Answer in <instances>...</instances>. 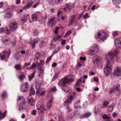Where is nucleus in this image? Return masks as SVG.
<instances>
[{
	"mask_svg": "<svg viewBox=\"0 0 121 121\" xmlns=\"http://www.w3.org/2000/svg\"><path fill=\"white\" fill-rule=\"evenodd\" d=\"M114 43L117 48L113 52H109L106 56L105 59L107 63L105 69H104V72L106 76L107 77L110 75L112 71V65L114 62V56L115 57L116 60L119 58L118 55L120 51L118 48L121 49V37L116 38L114 40Z\"/></svg>",
	"mask_w": 121,
	"mask_h": 121,
	"instance_id": "nucleus-1",
	"label": "nucleus"
},
{
	"mask_svg": "<svg viewBox=\"0 0 121 121\" xmlns=\"http://www.w3.org/2000/svg\"><path fill=\"white\" fill-rule=\"evenodd\" d=\"M73 80L74 79L72 78L65 77L60 81L58 84L59 86H62V89L64 91L69 94L71 92V90L70 88L67 86L66 85L69 82H73Z\"/></svg>",
	"mask_w": 121,
	"mask_h": 121,
	"instance_id": "nucleus-2",
	"label": "nucleus"
},
{
	"mask_svg": "<svg viewBox=\"0 0 121 121\" xmlns=\"http://www.w3.org/2000/svg\"><path fill=\"white\" fill-rule=\"evenodd\" d=\"M108 36V34L104 31L98 32L95 35V38L99 41L101 40L103 41L105 40Z\"/></svg>",
	"mask_w": 121,
	"mask_h": 121,
	"instance_id": "nucleus-3",
	"label": "nucleus"
},
{
	"mask_svg": "<svg viewBox=\"0 0 121 121\" xmlns=\"http://www.w3.org/2000/svg\"><path fill=\"white\" fill-rule=\"evenodd\" d=\"M99 48L96 44H94L90 48L89 53L91 55H93L97 53L99 51Z\"/></svg>",
	"mask_w": 121,
	"mask_h": 121,
	"instance_id": "nucleus-4",
	"label": "nucleus"
},
{
	"mask_svg": "<svg viewBox=\"0 0 121 121\" xmlns=\"http://www.w3.org/2000/svg\"><path fill=\"white\" fill-rule=\"evenodd\" d=\"M36 109L39 114H43L44 111L46 110V109L44 108L45 106L43 104L40 105L39 103H37L36 104Z\"/></svg>",
	"mask_w": 121,
	"mask_h": 121,
	"instance_id": "nucleus-5",
	"label": "nucleus"
},
{
	"mask_svg": "<svg viewBox=\"0 0 121 121\" xmlns=\"http://www.w3.org/2000/svg\"><path fill=\"white\" fill-rule=\"evenodd\" d=\"M11 51L10 50L7 51H4L0 54L1 59L3 60L4 59L8 58L10 55Z\"/></svg>",
	"mask_w": 121,
	"mask_h": 121,
	"instance_id": "nucleus-6",
	"label": "nucleus"
},
{
	"mask_svg": "<svg viewBox=\"0 0 121 121\" xmlns=\"http://www.w3.org/2000/svg\"><path fill=\"white\" fill-rule=\"evenodd\" d=\"M102 58L100 56H96V58L95 60H93L91 62V64L93 65L96 66L101 63Z\"/></svg>",
	"mask_w": 121,
	"mask_h": 121,
	"instance_id": "nucleus-7",
	"label": "nucleus"
},
{
	"mask_svg": "<svg viewBox=\"0 0 121 121\" xmlns=\"http://www.w3.org/2000/svg\"><path fill=\"white\" fill-rule=\"evenodd\" d=\"M18 27L17 23L13 22L10 24L9 26V28L11 31H15Z\"/></svg>",
	"mask_w": 121,
	"mask_h": 121,
	"instance_id": "nucleus-8",
	"label": "nucleus"
},
{
	"mask_svg": "<svg viewBox=\"0 0 121 121\" xmlns=\"http://www.w3.org/2000/svg\"><path fill=\"white\" fill-rule=\"evenodd\" d=\"M28 83L26 82L21 85L20 88V91L22 92H25L28 90Z\"/></svg>",
	"mask_w": 121,
	"mask_h": 121,
	"instance_id": "nucleus-9",
	"label": "nucleus"
},
{
	"mask_svg": "<svg viewBox=\"0 0 121 121\" xmlns=\"http://www.w3.org/2000/svg\"><path fill=\"white\" fill-rule=\"evenodd\" d=\"M120 85L119 83H117L112 87L111 90L110 91V93L111 94L116 91H118L120 89Z\"/></svg>",
	"mask_w": 121,
	"mask_h": 121,
	"instance_id": "nucleus-10",
	"label": "nucleus"
},
{
	"mask_svg": "<svg viewBox=\"0 0 121 121\" xmlns=\"http://www.w3.org/2000/svg\"><path fill=\"white\" fill-rule=\"evenodd\" d=\"M114 73L117 76H120L121 75V68L117 66L114 69Z\"/></svg>",
	"mask_w": 121,
	"mask_h": 121,
	"instance_id": "nucleus-11",
	"label": "nucleus"
},
{
	"mask_svg": "<svg viewBox=\"0 0 121 121\" xmlns=\"http://www.w3.org/2000/svg\"><path fill=\"white\" fill-rule=\"evenodd\" d=\"M47 98L48 101L47 104V106L48 108H50L52 106L53 98L51 95H48L47 96Z\"/></svg>",
	"mask_w": 121,
	"mask_h": 121,
	"instance_id": "nucleus-12",
	"label": "nucleus"
},
{
	"mask_svg": "<svg viewBox=\"0 0 121 121\" xmlns=\"http://www.w3.org/2000/svg\"><path fill=\"white\" fill-rule=\"evenodd\" d=\"M10 32L9 28L6 27L0 28V33H4L6 34H9Z\"/></svg>",
	"mask_w": 121,
	"mask_h": 121,
	"instance_id": "nucleus-13",
	"label": "nucleus"
},
{
	"mask_svg": "<svg viewBox=\"0 0 121 121\" xmlns=\"http://www.w3.org/2000/svg\"><path fill=\"white\" fill-rule=\"evenodd\" d=\"M73 96L70 95L69 96L66 100L64 102V105L65 106L67 105L68 103H70L73 100Z\"/></svg>",
	"mask_w": 121,
	"mask_h": 121,
	"instance_id": "nucleus-14",
	"label": "nucleus"
},
{
	"mask_svg": "<svg viewBox=\"0 0 121 121\" xmlns=\"http://www.w3.org/2000/svg\"><path fill=\"white\" fill-rule=\"evenodd\" d=\"M54 116L56 120L58 119V121H64V117L59 114H55Z\"/></svg>",
	"mask_w": 121,
	"mask_h": 121,
	"instance_id": "nucleus-15",
	"label": "nucleus"
},
{
	"mask_svg": "<svg viewBox=\"0 0 121 121\" xmlns=\"http://www.w3.org/2000/svg\"><path fill=\"white\" fill-rule=\"evenodd\" d=\"M75 4L67 3L65 4V5L66 8L69 11H70L75 6Z\"/></svg>",
	"mask_w": 121,
	"mask_h": 121,
	"instance_id": "nucleus-16",
	"label": "nucleus"
},
{
	"mask_svg": "<svg viewBox=\"0 0 121 121\" xmlns=\"http://www.w3.org/2000/svg\"><path fill=\"white\" fill-rule=\"evenodd\" d=\"M38 14L37 13H35L31 15V18L33 21H30V22L32 23L34 21H37L38 18Z\"/></svg>",
	"mask_w": 121,
	"mask_h": 121,
	"instance_id": "nucleus-17",
	"label": "nucleus"
},
{
	"mask_svg": "<svg viewBox=\"0 0 121 121\" xmlns=\"http://www.w3.org/2000/svg\"><path fill=\"white\" fill-rule=\"evenodd\" d=\"M46 55V53L44 52H42L40 53L37 52L35 54V58L38 59L39 57L41 56H44Z\"/></svg>",
	"mask_w": 121,
	"mask_h": 121,
	"instance_id": "nucleus-18",
	"label": "nucleus"
},
{
	"mask_svg": "<svg viewBox=\"0 0 121 121\" xmlns=\"http://www.w3.org/2000/svg\"><path fill=\"white\" fill-rule=\"evenodd\" d=\"M12 16V13L11 12H8L6 13L4 15V17L5 19H10Z\"/></svg>",
	"mask_w": 121,
	"mask_h": 121,
	"instance_id": "nucleus-19",
	"label": "nucleus"
},
{
	"mask_svg": "<svg viewBox=\"0 0 121 121\" xmlns=\"http://www.w3.org/2000/svg\"><path fill=\"white\" fill-rule=\"evenodd\" d=\"M26 103V102L25 101L23 100L20 103L19 105V110H22L23 109V106Z\"/></svg>",
	"mask_w": 121,
	"mask_h": 121,
	"instance_id": "nucleus-20",
	"label": "nucleus"
},
{
	"mask_svg": "<svg viewBox=\"0 0 121 121\" xmlns=\"http://www.w3.org/2000/svg\"><path fill=\"white\" fill-rule=\"evenodd\" d=\"M55 19V17H53L52 18H50L49 20V23L51 27L55 25V24L54 22Z\"/></svg>",
	"mask_w": 121,
	"mask_h": 121,
	"instance_id": "nucleus-21",
	"label": "nucleus"
},
{
	"mask_svg": "<svg viewBox=\"0 0 121 121\" xmlns=\"http://www.w3.org/2000/svg\"><path fill=\"white\" fill-rule=\"evenodd\" d=\"M57 49V51H54L53 53L52 54V55L50 56L49 57H48L47 59V60H46V63H47L52 58V56H53V54L54 53H57L60 50V49L59 48H57L56 49Z\"/></svg>",
	"mask_w": 121,
	"mask_h": 121,
	"instance_id": "nucleus-22",
	"label": "nucleus"
},
{
	"mask_svg": "<svg viewBox=\"0 0 121 121\" xmlns=\"http://www.w3.org/2000/svg\"><path fill=\"white\" fill-rule=\"evenodd\" d=\"M27 101L29 103V104L32 106L35 105V101L32 98L28 99Z\"/></svg>",
	"mask_w": 121,
	"mask_h": 121,
	"instance_id": "nucleus-23",
	"label": "nucleus"
},
{
	"mask_svg": "<svg viewBox=\"0 0 121 121\" xmlns=\"http://www.w3.org/2000/svg\"><path fill=\"white\" fill-rule=\"evenodd\" d=\"M80 101L78 100L74 104V108H80L81 106L80 105Z\"/></svg>",
	"mask_w": 121,
	"mask_h": 121,
	"instance_id": "nucleus-24",
	"label": "nucleus"
},
{
	"mask_svg": "<svg viewBox=\"0 0 121 121\" xmlns=\"http://www.w3.org/2000/svg\"><path fill=\"white\" fill-rule=\"evenodd\" d=\"M41 82H36L35 85V88L36 89H41Z\"/></svg>",
	"mask_w": 121,
	"mask_h": 121,
	"instance_id": "nucleus-25",
	"label": "nucleus"
},
{
	"mask_svg": "<svg viewBox=\"0 0 121 121\" xmlns=\"http://www.w3.org/2000/svg\"><path fill=\"white\" fill-rule=\"evenodd\" d=\"M74 115V113H72L69 115L66 116V117L68 120H70L73 117Z\"/></svg>",
	"mask_w": 121,
	"mask_h": 121,
	"instance_id": "nucleus-26",
	"label": "nucleus"
},
{
	"mask_svg": "<svg viewBox=\"0 0 121 121\" xmlns=\"http://www.w3.org/2000/svg\"><path fill=\"white\" fill-rule=\"evenodd\" d=\"M115 105L114 104H112L109 106L108 108V111L109 112H111L113 110V107Z\"/></svg>",
	"mask_w": 121,
	"mask_h": 121,
	"instance_id": "nucleus-27",
	"label": "nucleus"
},
{
	"mask_svg": "<svg viewBox=\"0 0 121 121\" xmlns=\"http://www.w3.org/2000/svg\"><path fill=\"white\" fill-rule=\"evenodd\" d=\"M83 16L82 14H80L79 17L75 21V22L76 24H79L81 22V19Z\"/></svg>",
	"mask_w": 121,
	"mask_h": 121,
	"instance_id": "nucleus-28",
	"label": "nucleus"
},
{
	"mask_svg": "<svg viewBox=\"0 0 121 121\" xmlns=\"http://www.w3.org/2000/svg\"><path fill=\"white\" fill-rule=\"evenodd\" d=\"M35 94V91L34 89V88H33V86H31L30 88V91L29 96H31L33 95H34Z\"/></svg>",
	"mask_w": 121,
	"mask_h": 121,
	"instance_id": "nucleus-29",
	"label": "nucleus"
},
{
	"mask_svg": "<svg viewBox=\"0 0 121 121\" xmlns=\"http://www.w3.org/2000/svg\"><path fill=\"white\" fill-rule=\"evenodd\" d=\"M31 5L32 4L31 3H28L23 7V9L26 10L30 7Z\"/></svg>",
	"mask_w": 121,
	"mask_h": 121,
	"instance_id": "nucleus-30",
	"label": "nucleus"
},
{
	"mask_svg": "<svg viewBox=\"0 0 121 121\" xmlns=\"http://www.w3.org/2000/svg\"><path fill=\"white\" fill-rule=\"evenodd\" d=\"M112 1L113 4L115 5L120 4L121 2V0H113Z\"/></svg>",
	"mask_w": 121,
	"mask_h": 121,
	"instance_id": "nucleus-31",
	"label": "nucleus"
},
{
	"mask_svg": "<svg viewBox=\"0 0 121 121\" xmlns=\"http://www.w3.org/2000/svg\"><path fill=\"white\" fill-rule=\"evenodd\" d=\"M35 74V72H34L30 75L28 76L29 80L30 81L34 77Z\"/></svg>",
	"mask_w": 121,
	"mask_h": 121,
	"instance_id": "nucleus-32",
	"label": "nucleus"
},
{
	"mask_svg": "<svg viewBox=\"0 0 121 121\" xmlns=\"http://www.w3.org/2000/svg\"><path fill=\"white\" fill-rule=\"evenodd\" d=\"M91 115V112H87L86 113L83 115V117L84 118H87L89 117Z\"/></svg>",
	"mask_w": 121,
	"mask_h": 121,
	"instance_id": "nucleus-33",
	"label": "nucleus"
},
{
	"mask_svg": "<svg viewBox=\"0 0 121 121\" xmlns=\"http://www.w3.org/2000/svg\"><path fill=\"white\" fill-rule=\"evenodd\" d=\"M6 112L7 111H5L4 113L1 114L0 112V120H2L5 117Z\"/></svg>",
	"mask_w": 121,
	"mask_h": 121,
	"instance_id": "nucleus-34",
	"label": "nucleus"
},
{
	"mask_svg": "<svg viewBox=\"0 0 121 121\" xmlns=\"http://www.w3.org/2000/svg\"><path fill=\"white\" fill-rule=\"evenodd\" d=\"M109 104V102L108 101H105L103 102V107L104 108L106 107Z\"/></svg>",
	"mask_w": 121,
	"mask_h": 121,
	"instance_id": "nucleus-35",
	"label": "nucleus"
},
{
	"mask_svg": "<svg viewBox=\"0 0 121 121\" xmlns=\"http://www.w3.org/2000/svg\"><path fill=\"white\" fill-rule=\"evenodd\" d=\"M62 8H60L58 10L57 15V17H59L60 16V14L62 12Z\"/></svg>",
	"mask_w": 121,
	"mask_h": 121,
	"instance_id": "nucleus-36",
	"label": "nucleus"
},
{
	"mask_svg": "<svg viewBox=\"0 0 121 121\" xmlns=\"http://www.w3.org/2000/svg\"><path fill=\"white\" fill-rule=\"evenodd\" d=\"M38 68V70L39 71V72L41 74H42L43 72V70L42 68L40 67L39 65Z\"/></svg>",
	"mask_w": 121,
	"mask_h": 121,
	"instance_id": "nucleus-37",
	"label": "nucleus"
},
{
	"mask_svg": "<svg viewBox=\"0 0 121 121\" xmlns=\"http://www.w3.org/2000/svg\"><path fill=\"white\" fill-rule=\"evenodd\" d=\"M7 96V94L5 91H4L2 93L1 96L3 99H4L6 98Z\"/></svg>",
	"mask_w": 121,
	"mask_h": 121,
	"instance_id": "nucleus-38",
	"label": "nucleus"
},
{
	"mask_svg": "<svg viewBox=\"0 0 121 121\" xmlns=\"http://www.w3.org/2000/svg\"><path fill=\"white\" fill-rule=\"evenodd\" d=\"M61 37V36H55L54 38L52 41L53 42H56L57 40L59 38Z\"/></svg>",
	"mask_w": 121,
	"mask_h": 121,
	"instance_id": "nucleus-39",
	"label": "nucleus"
},
{
	"mask_svg": "<svg viewBox=\"0 0 121 121\" xmlns=\"http://www.w3.org/2000/svg\"><path fill=\"white\" fill-rule=\"evenodd\" d=\"M82 79L81 78H80L78 81V82H76V84L77 86H80L81 85L82 82Z\"/></svg>",
	"mask_w": 121,
	"mask_h": 121,
	"instance_id": "nucleus-40",
	"label": "nucleus"
},
{
	"mask_svg": "<svg viewBox=\"0 0 121 121\" xmlns=\"http://www.w3.org/2000/svg\"><path fill=\"white\" fill-rule=\"evenodd\" d=\"M63 1V0H55V2L56 4H59L62 2Z\"/></svg>",
	"mask_w": 121,
	"mask_h": 121,
	"instance_id": "nucleus-41",
	"label": "nucleus"
},
{
	"mask_svg": "<svg viewBox=\"0 0 121 121\" xmlns=\"http://www.w3.org/2000/svg\"><path fill=\"white\" fill-rule=\"evenodd\" d=\"M14 67L17 70L20 69L21 68V66L20 64L16 65Z\"/></svg>",
	"mask_w": 121,
	"mask_h": 121,
	"instance_id": "nucleus-42",
	"label": "nucleus"
},
{
	"mask_svg": "<svg viewBox=\"0 0 121 121\" xmlns=\"http://www.w3.org/2000/svg\"><path fill=\"white\" fill-rule=\"evenodd\" d=\"M34 35L35 36H37L39 34V32L38 30L37 29L35 30L33 32Z\"/></svg>",
	"mask_w": 121,
	"mask_h": 121,
	"instance_id": "nucleus-43",
	"label": "nucleus"
},
{
	"mask_svg": "<svg viewBox=\"0 0 121 121\" xmlns=\"http://www.w3.org/2000/svg\"><path fill=\"white\" fill-rule=\"evenodd\" d=\"M25 78V76L23 74V73L22 74L20 75L19 77V78L21 81H22Z\"/></svg>",
	"mask_w": 121,
	"mask_h": 121,
	"instance_id": "nucleus-44",
	"label": "nucleus"
},
{
	"mask_svg": "<svg viewBox=\"0 0 121 121\" xmlns=\"http://www.w3.org/2000/svg\"><path fill=\"white\" fill-rule=\"evenodd\" d=\"M45 44V42H44L42 41L40 43V46L41 48H43V47L44 46Z\"/></svg>",
	"mask_w": 121,
	"mask_h": 121,
	"instance_id": "nucleus-45",
	"label": "nucleus"
},
{
	"mask_svg": "<svg viewBox=\"0 0 121 121\" xmlns=\"http://www.w3.org/2000/svg\"><path fill=\"white\" fill-rule=\"evenodd\" d=\"M27 19V17L26 16H24L22 19H21V20L23 22H25L26 21Z\"/></svg>",
	"mask_w": 121,
	"mask_h": 121,
	"instance_id": "nucleus-46",
	"label": "nucleus"
},
{
	"mask_svg": "<svg viewBox=\"0 0 121 121\" xmlns=\"http://www.w3.org/2000/svg\"><path fill=\"white\" fill-rule=\"evenodd\" d=\"M36 65L35 63H34L32 64L31 66L29 68L30 69H33L34 68L36 67Z\"/></svg>",
	"mask_w": 121,
	"mask_h": 121,
	"instance_id": "nucleus-47",
	"label": "nucleus"
},
{
	"mask_svg": "<svg viewBox=\"0 0 121 121\" xmlns=\"http://www.w3.org/2000/svg\"><path fill=\"white\" fill-rule=\"evenodd\" d=\"M58 76V74L57 73H56L53 77L52 78V81H54L57 78Z\"/></svg>",
	"mask_w": 121,
	"mask_h": 121,
	"instance_id": "nucleus-48",
	"label": "nucleus"
},
{
	"mask_svg": "<svg viewBox=\"0 0 121 121\" xmlns=\"http://www.w3.org/2000/svg\"><path fill=\"white\" fill-rule=\"evenodd\" d=\"M72 33V31L71 30H69L67 31L65 35V37H67L69 35Z\"/></svg>",
	"mask_w": 121,
	"mask_h": 121,
	"instance_id": "nucleus-49",
	"label": "nucleus"
},
{
	"mask_svg": "<svg viewBox=\"0 0 121 121\" xmlns=\"http://www.w3.org/2000/svg\"><path fill=\"white\" fill-rule=\"evenodd\" d=\"M56 86H54L53 88H52L50 90L49 93L51 91H54L56 90Z\"/></svg>",
	"mask_w": 121,
	"mask_h": 121,
	"instance_id": "nucleus-50",
	"label": "nucleus"
},
{
	"mask_svg": "<svg viewBox=\"0 0 121 121\" xmlns=\"http://www.w3.org/2000/svg\"><path fill=\"white\" fill-rule=\"evenodd\" d=\"M37 111L35 110H33L31 112V114L33 115H36Z\"/></svg>",
	"mask_w": 121,
	"mask_h": 121,
	"instance_id": "nucleus-51",
	"label": "nucleus"
},
{
	"mask_svg": "<svg viewBox=\"0 0 121 121\" xmlns=\"http://www.w3.org/2000/svg\"><path fill=\"white\" fill-rule=\"evenodd\" d=\"M13 9V7L12 6L9 7L7 9V10L8 11H10Z\"/></svg>",
	"mask_w": 121,
	"mask_h": 121,
	"instance_id": "nucleus-52",
	"label": "nucleus"
},
{
	"mask_svg": "<svg viewBox=\"0 0 121 121\" xmlns=\"http://www.w3.org/2000/svg\"><path fill=\"white\" fill-rule=\"evenodd\" d=\"M75 19V17L74 15L72 16L69 19V20L74 22Z\"/></svg>",
	"mask_w": 121,
	"mask_h": 121,
	"instance_id": "nucleus-53",
	"label": "nucleus"
},
{
	"mask_svg": "<svg viewBox=\"0 0 121 121\" xmlns=\"http://www.w3.org/2000/svg\"><path fill=\"white\" fill-rule=\"evenodd\" d=\"M112 33L113 35L114 36H116L118 35V33L116 31H113Z\"/></svg>",
	"mask_w": 121,
	"mask_h": 121,
	"instance_id": "nucleus-54",
	"label": "nucleus"
},
{
	"mask_svg": "<svg viewBox=\"0 0 121 121\" xmlns=\"http://www.w3.org/2000/svg\"><path fill=\"white\" fill-rule=\"evenodd\" d=\"M2 41L3 43L4 44H6V43H7L8 41V40L7 39H4L3 38H2Z\"/></svg>",
	"mask_w": 121,
	"mask_h": 121,
	"instance_id": "nucleus-55",
	"label": "nucleus"
},
{
	"mask_svg": "<svg viewBox=\"0 0 121 121\" xmlns=\"http://www.w3.org/2000/svg\"><path fill=\"white\" fill-rule=\"evenodd\" d=\"M59 27H57L55 28V30L54 31V32L56 34H57L58 33V30L59 29Z\"/></svg>",
	"mask_w": 121,
	"mask_h": 121,
	"instance_id": "nucleus-56",
	"label": "nucleus"
},
{
	"mask_svg": "<svg viewBox=\"0 0 121 121\" xmlns=\"http://www.w3.org/2000/svg\"><path fill=\"white\" fill-rule=\"evenodd\" d=\"M89 16L87 13H86L84 15L83 18H89Z\"/></svg>",
	"mask_w": 121,
	"mask_h": 121,
	"instance_id": "nucleus-57",
	"label": "nucleus"
},
{
	"mask_svg": "<svg viewBox=\"0 0 121 121\" xmlns=\"http://www.w3.org/2000/svg\"><path fill=\"white\" fill-rule=\"evenodd\" d=\"M34 43H33V46H35V44L37 43L39 41V40L36 39H34Z\"/></svg>",
	"mask_w": 121,
	"mask_h": 121,
	"instance_id": "nucleus-58",
	"label": "nucleus"
},
{
	"mask_svg": "<svg viewBox=\"0 0 121 121\" xmlns=\"http://www.w3.org/2000/svg\"><path fill=\"white\" fill-rule=\"evenodd\" d=\"M73 22H72V21L69 20L68 24V26H71L73 24Z\"/></svg>",
	"mask_w": 121,
	"mask_h": 121,
	"instance_id": "nucleus-59",
	"label": "nucleus"
},
{
	"mask_svg": "<svg viewBox=\"0 0 121 121\" xmlns=\"http://www.w3.org/2000/svg\"><path fill=\"white\" fill-rule=\"evenodd\" d=\"M30 44H33V48H34V46H33V43H34V41L30 39L28 42Z\"/></svg>",
	"mask_w": 121,
	"mask_h": 121,
	"instance_id": "nucleus-60",
	"label": "nucleus"
},
{
	"mask_svg": "<svg viewBox=\"0 0 121 121\" xmlns=\"http://www.w3.org/2000/svg\"><path fill=\"white\" fill-rule=\"evenodd\" d=\"M66 109L68 111L70 112L72 110V108L68 106L67 107Z\"/></svg>",
	"mask_w": 121,
	"mask_h": 121,
	"instance_id": "nucleus-61",
	"label": "nucleus"
},
{
	"mask_svg": "<svg viewBox=\"0 0 121 121\" xmlns=\"http://www.w3.org/2000/svg\"><path fill=\"white\" fill-rule=\"evenodd\" d=\"M88 105V103L87 101H86L83 104L84 107L85 108H86L87 107Z\"/></svg>",
	"mask_w": 121,
	"mask_h": 121,
	"instance_id": "nucleus-62",
	"label": "nucleus"
},
{
	"mask_svg": "<svg viewBox=\"0 0 121 121\" xmlns=\"http://www.w3.org/2000/svg\"><path fill=\"white\" fill-rule=\"evenodd\" d=\"M96 0H87V2L89 3H93Z\"/></svg>",
	"mask_w": 121,
	"mask_h": 121,
	"instance_id": "nucleus-63",
	"label": "nucleus"
},
{
	"mask_svg": "<svg viewBox=\"0 0 121 121\" xmlns=\"http://www.w3.org/2000/svg\"><path fill=\"white\" fill-rule=\"evenodd\" d=\"M98 77H96L94 78H93L94 80V81L96 82H97L98 81Z\"/></svg>",
	"mask_w": 121,
	"mask_h": 121,
	"instance_id": "nucleus-64",
	"label": "nucleus"
}]
</instances>
